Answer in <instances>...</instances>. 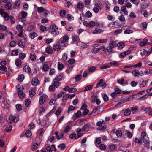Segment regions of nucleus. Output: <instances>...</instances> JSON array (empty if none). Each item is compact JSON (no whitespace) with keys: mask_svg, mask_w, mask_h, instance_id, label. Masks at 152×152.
I'll use <instances>...</instances> for the list:
<instances>
[{"mask_svg":"<svg viewBox=\"0 0 152 152\" xmlns=\"http://www.w3.org/2000/svg\"><path fill=\"white\" fill-rule=\"evenodd\" d=\"M125 132V135L126 137L129 138H131L132 137V134L129 131H126Z\"/></svg>","mask_w":152,"mask_h":152,"instance_id":"nucleus-30","label":"nucleus"},{"mask_svg":"<svg viewBox=\"0 0 152 152\" xmlns=\"http://www.w3.org/2000/svg\"><path fill=\"white\" fill-rule=\"evenodd\" d=\"M18 95L21 98H23L25 96L24 93H23V91L19 92V93H18Z\"/></svg>","mask_w":152,"mask_h":152,"instance_id":"nucleus-48","label":"nucleus"},{"mask_svg":"<svg viewBox=\"0 0 152 152\" xmlns=\"http://www.w3.org/2000/svg\"><path fill=\"white\" fill-rule=\"evenodd\" d=\"M39 83V80L37 78H34L31 82V83L33 86H36Z\"/></svg>","mask_w":152,"mask_h":152,"instance_id":"nucleus-12","label":"nucleus"},{"mask_svg":"<svg viewBox=\"0 0 152 152\" xmlns=\"http://www.w3.org/2000/svg\"><path fill=\"white\" fill-rule=\"evenodd\" d=\"M124 114L125 116H127L129 115L131 113L130 110L129 109H126L124 112Z\"/></svg>","mask_w":152,"mask_h":152,"instance_id":"nucleus-35","label":"nucleus"},{"mask_svg":"<svg viewBox=\"0 0 152 152\" xmlns=\"http://www.w3.org/2000/svg\"><path fill=\"white\" fill-rule=\"evenodd\" d=\"M16 107L17 110L19 111H20L22 109V106L20 104H16Z\"/></svg>","mask_w":152,"mask_h":152,"instance_id":"nucleus-56","label":"nucleus"},{"mask_svg":"<svg viewBox=\"0 0 152 152\" xmlns=\"http://www.w3.org/2000/svg\"><path fill=\"white\" fill-rule=\"evenodd\" d=\"M46 150L49 152H52L53 151H55L56 150L55 145H54L51 146H48L46 148Z\"/></svg>","mask_w":152,"mask_h":152,"instance_id":"nucleus-8","label":"nucleus"},{"mask_svg":"<svg viewBox=\"0 0 152 152\" xmlns=\"http://www.w3.org/2000/svg\"><path fill=\"white\" fill-rule=\"evenodd\" d=\"M129 16L131 18L134 19L136 17V15L133 12H131L129 14Z\"/></svg>","mask_w":152,"mask_h":152,"instance_id":"nucleus-64","label":"nucleus"},{"mask_svg":"<svg viewBox=\"0 0 152 152\" xmlns=\"http://www.w3.org/2000/svg\"><path fill=\"white\" fill-rule=\"evenodd\" d=\"M24 78V75L22 74L19 75L18 77V80L20 82H22L23 81Z\"/></svg>","mask_w":152,"mask_h":152,"instance_id":"nucleus-44","label":"nucleus"},{"mask_svg":"<svg viewBox=\"0 0 152 152\" xmlns=\"http://www.w3.org/2000/svg\"><path fill=\"white\" fill-rule=\"evenodd\" d=\"M58 147L60 148L61 150H64L66 148V145L65 144L62 143L61 144H60L58 146Z\"/></svg>","mask_w":152,"mask_h":152,"instance_id":"nucleus-41","label":"nucleus"},{"mask_svg":"<svg viewBox=\"0 0 152 152\" xmlns=\"http://www.w3.org/2000/svg\"><path fill=\"white\" fill-rule=\"evenodd\" d=\"M45 97L43 96H41L40 98V99L39 101V104L41 105L44 104L45 102Z\"/></svg>","mask_w":152,"mask_h":152,"instance_id":"nucleus-20","label":"nucleus"},{"mask_svg":"<svg viewBox=\"0 0 152 152\" xmlns=\"http://www.w3.org/2000/svg\"><path fill=\"white\" fill-rule=\"evenodd\" d=\"M57 100V98L55 96L54 97L53 99H52L51 100H50L49 102V104L50 105H52L53 104H54L55 103V102Z\"/></svg>","mask_w":152,"mask_h":152,"instance_id":"nucleus-29","label":"nucleus"},{"mask_svg":"<svg viewBox=\"0 0 152 152\" xmlns=\"http://www.w3.org/2000/svg\"><path fill=\"white\" fill-rule=\"evenodd\" d=\"M75 109V108L72 105L69 106L68 107V113H69V112L71 111L74 110Z\"/></svg>","mask_w":152,"mask_h":152,"instance_id":"nucleus-46","label":"nucleus"},{"mask_svg":"<svg viewBox=\"0 0 152 152\" xmlns=\"http://www.w3.org/2000/svg\"><path fill=\"white\" fill-rule=\"evenodd\" d=\"M132 74L134 77H138L139 76V71L137 69L134 70L132 71Z\"/></svg>","mask_w":152,"mask_h":152,"instance_id":"nucleus-13","label":"nucleus"},{"mask_svg":"<svg viewBox=\"0 0 152 152\" xmlns=\"http://www.w3.org/2000/svg\"><path fill=\"white\" fill-rule=\"evenodd\" d=\"M82 76L80 75H76L75 77V80L77 81H79L81 79Z\"/></svg>","mask_w":152,"mask_h":152,"instance_id":"nucleus-63","label":"nucleus"},{"mask_svg":"<svg viewBox=\"0 0 152 152\" xmlns=\"http://www.w3.org/2000/svg\"><path fill=\"white\" fill-rule=\"evenodd\" d=\"M64 67V65L61 62H58V69L59 70H61Z\"/></svg>","mask_w":152,"mask_h":152,"instance_id":"nucleus-23","label":"nucleus"},{"mask_svg":"<svg viewBox=\"0 0 152 152\" xmlns=\"http://www.w3.org/2000/svg\"><path fill=\"white\" fill-rule=\"evenodd\" d=\"M86 15L88 18L91 17L92 16V14L90 11H87L86 13Z\"/></svg>","mask_w":152,"mask_h":152,"instance_id":"nucleus-60","label":"nucleus"},{"mask_svg":"<svg viewBox=\"0 0 152 152\" xmlns=\"http://www.w3.org/2000/svg\"><path fill=\"white\" fill-rule=\"evenodd\" d=\"M19 120L18 118L16 119V117L13 115H12L10 116L9 119V122L10 123H12L13 122H17Z\"/></svg>","mask_w":152,"mask_h":152,"instance_id":"nucleus-5","label":"nucleus"},{"mask_svg":"<svg viewBox=\"0 0 152 152\" xmlns=\"http://www.w3.org/2000/svg\"><path fill=\"white\" fill-rule=\"evenodd\" d=\"M103 32V30H102L98 28H96L95 29L92 31V32L93 34H98L102 33Z\"/></svg>","mask_w":152,"mask_h":152,"instance_id":"nucleus-11","label":"nucleus"},{"mask_svg":"<svg viewBox=\"0 0 152 152\" xmlns=\"http://www.w3.org/2000/svg\"><path fill=\"white\" fill-rule=\"evenodd\" d=\"M103 79H100L96 85L95 88H97L100 87H102V88H105L107 86V84L106 83L103 82Z\"/></svg>","mask_w":152,"mask_h":152,"instance_id":"nucleus-3","label":"nucleus"},{"mask_svg":"<svg viewBox=\"0 0 152 152\" xmlns=\"http://www.w3.org/2000/svg\"><path fill=\"white\" fill-rule=\"evenodd\" d=\"M36 90L34 89H32L29 91V95L31 96H33L36 94Z\"/></svg>","mask_w":152,"mask_h":152,"instance_id":"nucleus-25","label":"nucleus"},{"mask_svg":"<svg viewBox=\"0 0 152 152\" xmlns=\"http://www.w3.org/2000/svg\"><path fill=\"white\" fill-rule=\"evenodd\" d=\"M116 134L117 137H120L122 135V132L121 130H118L116 132Z\"/></svg>","mask_w":152,"mask_h":152,"instance_id":"nucleus-55","label":"nucleus"},{"mask_svg":"<svg viewBox=\"0 0 152 152\" xmlns=\"http://www.w3.org/2000/svg\"><path fill=\"white\" fill-rule=\"evenodd\" d=\"M151 51H149L146 49H143L142 52L141 53V55L142 56H147L148 54H150Z\"/></svg>","mask_w":152,"mask_h":152,"instance_id":"nucleus-10","label":"nucleus"},{"mask_svg":"<svg viewBox=\"0 0 152 152\" xmlns=\"http://www.w3.org/2000/svg\"><path fill=\"white\" fill-rule=\"evenodd\" d=\"M20 2L19 0L16 1L14 4L15 6L14 7V8L15 9L18 8L20 6Z\"/></svg>","mask_w":152,"mask_h":152,"instance_id":"nucleus-33","label":"nucleus"},{"mask_svg":"<svg viewBox=\"0 0 152 152\" xmlns=\"http://www.w3.org/2000/svg\"><path fill=\"white\" fill-rule=\"evenodd\" d=\"M117 46L120 48H122L124 46V44L123 43L119 42L117 44Z\"/></svg>","mask_w":152,"mask_h":152,"instance_id":"nucleus-61","label":"nucleus"},{"mask_svg":"<svg viewBox=\"0 0 152 152\" xmlns=\"http://www.w3.org/2000/svg\"><path fill=\"white\" fill-rule=\"evenodd\" d=\"M30 58L32 61H34L36 60V56L35 54L34 53H32L30 54Z\"/></svg>","mask_w":152,"mask_h":152,"instance_id":"nucleus-18","label":"nucleus"},{"mask_svg":"<svg viewBox=\"0 0 152 152\" xmlns=\"http://www.w3.org/2000/svg\"><path fill=\"white\" fill-rule=\"evenodd\" d=\"M77 44V45L79 46H81L83 48H86L87 47L86 44H85L84 43H83V42H78Z\"/></svg>","mask_w":152,"mask_h":152,"instance_id":"nucleus-32","label":"nucleus"},{"mask_svg":"<svg viewBox=\"0 0 152 152\" xmlns=\"http://www.w3.org/2000/svg\"><path fill=\"white\" fill-rule=\"evenodd\" d=\"M53 85L56 88H58L60 86L61 84V83L59 82L58 81H57L56 80H55V79H54L53 80Z\"/></svg>","mask_w":152,"mask_h":152,"instance_id":"nucleus-19","label":"nucleus"},{"mask_svg":"<svg viewBox=\"0 0 152 152\" xmlns=\"http://www.w3.org/2000/svg\"><path fill=\"white\" fill-rule=\"evenodd\" d=\"M17 29L19 31H23V26L20 25H18L16 26Z\"/></svg>","mask_w":152,"mask_h":152,"instance_id":"nucleus-36","label":"nucleus"},{"mask_svg":"<svg viewBox=\"0 0 152 152\" xmlns=\"http://www.w3.org/2000/svg\"><path fill=\"white\" fill-rule=\"evenodd\" d=\"M25 135L28 137H30L32 135V133L31 131L30 130H27L25 132Z\"/></svg>","mask_w":152,"mask_h":152,"instance_id":"nucleus-26","label":"nucleus"},{"mask_svg":"<svg viewBox=\"0 0 152 152\" xmlns=\"http://www.w3.org/2000/svg\"><path fill=\"white\" fill-rule=\"evenodd\" d=\"M5 7L7 10H11L12 8V5L11 3L7 2L6 4Z\"/></svg>","mask_w":152,"mask_h":152,"instance_id":"nucleus-14","label":"nucleus"},{"mask_svg":"<svg viewBox=\"0 0 152 152\" xmlns=\"http://www.w3.org/2000/svg\"><path fill=\"white\" fill-rule=\"evenodd\" d=\"M46 51L47 53L48 54H50L52 53L53 51V50L51 48L48 47L46 48Z\"/></svg>","mask_w":152,"mask_h":152,"instance_id":"nucleus-37","label":"nucleus"},{"mask_svg":"<svg viewBox=\"0 0 152 152\" xmlns=\"http://www.w3.org/2000/svg\"><path fill=\"white\" fill-rule=\"evenodd\" d=\"M58 28L55 25H51L50 27V31L51 34L54 36H56L59 34V32L57 31Z\"/></svg>","mask_w":152,"mask_h":152,"instance_id":"nucleus-1","label":"nucleus"},{"mask_svg":"<svg viewBox=\"0 0 152 152\" xmlns=\"http://www.w3.org/2000/svg\"><path fill=\"white\" fill-rule=\"evenodd\" d=\"M56 137L58 139H60L62 138L64 135V132L61 131L59 132H56L55 133Z\"/></svg>","mask_w":152,"mask_h":152,"instance_id":"nucleus-7","label":"nucleus"},{"mask_svg":"<svg viewBox=\"0 0 152 152\" xmlns=\"http://www.w3.org/2000/svg\"><path fill=\"white\" fill-rule=\"evenodd\" d=\"M40 142H39L38 143H34L33 145L32 149L35 150V149L37 148Z\"/></svg>","mask_w":152,"mask_h":152,"instance_id":"nucleus-53","label":"nucleus"},{"mask_svg":"<svg viewBox=\"0 0 152 152\" xmlns=\"http://www.w3.org/2000/svg\"><path fill=\"white\" fill-rule=\"evenodd\" d=\"M64 92L62 91H61L60 93H58L56 96V98H57V99H59L60 97H62L63 95H64Z\"/></svg>","mask_w":152,"mask_h":152,"instance_id":"nucleus-34","label":"nucleus"},{"mask_svg":"<svg viewBox=\"0 0 152 152\" xmlns=\"http://www.w3.org/2000/svg\"><path fill=\"white\" fill-rule=\"evenodd\" d=\"M81 115V113L80 110L78 111L76 113L73 115V118L74 119H77Z\"/></svg>","mask_w":152,"mask_h":152,"instance_id":"nucleus-9","label":"nucleus"},{"mask_svg":"<svg viewBox=\"0 0 152 152\" xmlns=\"http://www.w3.org/2000/svg\"><path fill=\"white\" fill-rule=\"evenodd\" d=\"M31 100L29 99H27L25 102V105L26 107H28L30 104Z\"/></svg>","mask_w":152,"mask_h":152,"instance_id":"nucleus-38","label":"nucleus"},{"mask_svg":"<svg viewBox=\"0 0 152 152\" xmlns=\"http://www.w3.org/2000/svg\"><path fill=\"white\" fill-rule=\"evenodd\" d=\"M63 41H61L59 42V44L60 45H61L62 46H65V44L64 42H67L69 40V37L66 35H65L63 37Z\"/></svg>","mask_w":152,"mask_h":152,"instance_id":"nucleus-4","label":"nucleus"},{"mask_svg":"<svg viewBox=\"0 0 152 152\" xmlns=\"http://www.w3.org/2000/svg\"><path fill=\"white\" fill-rule=\"evenodd\" d=\"M84 7V5L82 3L79 2L77 4V7L79 9L81 10Z\"/></svg>","mask_w":152,"mask_h":152,"instance_id":"nucleus-58","label":"nucleus"},{"mask_svg":"<svg viewBox=\"0 0 152 152\" xmlns=\"http://www.w3.org/2000/svg\"><path fill=\"white\" fill-rule=\"evenodd\" d=\"M93 86L91 85L87 86L85 88L84 91H86L88 90H91L92 89Z\"/></svg>","mask_w":152,"mask_h":152,"instance_id":"nucleus-45","label":"nucleus"},{"mask_svg":"<svg viewBox=\"0 0 152 152\" xmlns=\"http://www.w3.org/2000/svg\"><path fill=\"white\" fill-rule=\"evenodd\" d=\"M2 16L3 17L5 20H7L9 18L8 14L6 12L4 13Z\"/></svg>","mask_w":152,"mask_h":152,"instance_id":"nucleus-51","label":"nucleus"},{"mask_svg":"<svg viewBox=\"0 0 152 152\" xmlns=\"http://www.w3.org/2000/svg\"><path fill=\"white\" fill-rule=\"evenodd\" d=\"M23 70L25 72L28 73H30L31 72V70L30 68L28 66L26 65L24 66Z\"/></svg>","mask_w":152,"mask_h":152,"instance_id":"nucleus-16","label":"nucleus"},{"mask_svg":"<svg viewBox=\"0 0 152 152\" xmlns=\"http://www.w3.org/2000/svg\"><path fill=\"white\" fill-rule=\"evenodd\" d=\"M98 7H95L93 9V11L96 13H97L99 12V10H101V7L100 6H99L97 5Z\"/></svg>","mask_w":152,"mask_h":152,"instance_id":"nucleus-31","label":"nucleus"},{"mask_svg":"<svg viewBox=\"0 0 152 152\" xmlns=\"http://www.w3.org/2000/svg\"><path fill=\"white\" fill-rule=\"evenodd\" d=\"M148 23L146 22H143L141 23L140 26L144 30H145L147 27Z\"/></svg>","mask_w":152,"mask_h":152,"instance_id":"nucleus-17","label":"nucleus"},{"mask_svg":"<svg viewBox=\"0 0 152 152\" xmlns=\"http://www.w3.org/2000/svg\"><path fill=\"white\" fill-rule=\"evenodd\" d=\"M19 58L22 60L26 56V55L25 53H19Z\"/></svg>","mask_w":152,"mask_h":152,"instance_id":"nucleus-43","label":"nucleus"},{"mask_svg":"<svg viewBox=\"0 0 152 152\" xmlns=\"http://www.w3.org/2000/svg\"><path fill=\"white\" fill-rule=\"evenodd\" d=\"M63 77V75L61 74L59 75L58 76H56L55 78V80L59 81L62 80V78Z\"/></svg>","mask_w":152,"mask_h":152,"instance_id":"nucleus-24","label":"nucleus"},{"mask_svg":"<svg viewBox=\"0 0 152 152\" xmlns=\"http://www.w3.org/2000/svg\"><path fill=\"white\" fill-rule=\"evenodd\" d=\"M44 131V129L43 128H40L39 129L38 131V132L40 136H42L43 135V133Z\"/></svg>","mask_w":152,"mask_h":152,"instance_id":"nucleus-52","label":"nucleus"},{"mask_svg":"<svg viewBox=\"0 0 152 152\" xmlns=\"http://www.w3.org/2000/svg\"><path fill=\"white\" fill-rule=\"evenodd\" d=\"M95 25V23L93 21H91L89 22L88 26L93 27Z\"/></svg>","mask_w":152,"mask_h":152,"instance_id":"nucleus-62","label":"nucleus"},{"mask_svg":"<svg viewBox=\"0 0 152 152\" xmlns=\"http://www.w3.org/2000/svg\"><path fill=\"white\" fill-rule=\"evenodd\" d=\"M142 63L141 62H139L137 64L132 66V67L134 68L140 67L141 66Z\"/></svg>","mask_w":152,"mask_h":152,"instance_id":"nucleus-42","label":"nucleus"},{"mask_svg":"<svg viewBox=\"0 0 152 152\" xmlns=\"http://www.w3.org/2000/svg\"><path fill=\"white\" fill-rule=\"evenodd\" d=\"M53 49L56 51H59L61 49V47L58 45H56L54 46Z\"/></svg>","mask_w":152,"mask_h":152,"instance_id":"nucleus-40","label":"nucleus"},{"mask_svg":"<svg viewBox=\"0 0 152 152\" xmlns=\"http://www.w3.org/2000/svg\"><path fill=\"white\" fill-rule=\"evenodd\" d=\"M47 28L46 27L43 25H41L40 26V29L42 32H45L47 30Z\"/></svg>","mask_w":152,"mask_h":152,"instance_id":"nucleus-59","label":"nucleus"},{"mask_svg":"<svg viewBox=\"0 0 152 152\" xmlns=\"http://www.w3.org/2000/svg\"><path fill=\"white\" fill-rule=\"evenodd\" d=\"M96 69V67L95 66H92L88 68V71L91 72H94Z\"/></svg>","mask_w":152,"mask_h":152,"instance_id":"nucleus-47","label":"nucleus"},{"mask_svg":"<svg viewBox=\"0 0 152 152\" xmlns=\"http://www.w3.org/2000/svg\"><path fill=\"white\" fill-rule=\"evenodd\" d=\"M49 66L47 64H44L43 65L42 69L44 71H47L49 69Z\"/></svg>","mask_w":152,"mask_h":152,"instance_id":"nucleus-39","label":"nucleus"},{"mask_svg":"<svg viewBox=\"0 0 152 152\" xmlns=\"http://www.w3.org/2000/svg\"><path fill=\"white\" fill-rule=\"evenodd\" d=\"M37 35V34L34 32H31L29 34V37L31 39H34L35 37H36Z\"/></svg>","mask_w":152,"mask_h":152,"instance_id":"nucleus-21","label":"nucleus"},{"mask_svg":"<svg viewBox=\"0 0 152 152\" xmlns=\"http://www.w3.org/2000/svg\"><path fill=\"white\" fill-rule=\"evenodd\" d=\"M12 128V127L11 125H10L7 126L5 128V130L7 132H10Z\"/></svg>","mask_w":152,"mask_h":152,"instance_id":"nucleus-50","label":"nucleus"},{"mask_svg":"<svg viewBox=\"0 0 152 152\" xmlns=\"http://www.w3.org/2000/svg\"><path fill=\"white\" fill-rule=\"evenodd\" d=\"M109 45L112 48H114L117 46V44L113 41H110L109 43Z\"/></svg>","mask_w":152,"mask_h":152,"instance_id":"nucleus-15","label":"nucleus"},{"mask_svg":"<svg viewBox=\"0 0 152 152\" xmlns=\"http://www.w3.org/2000/svg\"><path fill=\"white\" fill-rule=\"evenodd\" d=\"M35 126V124L32 122H31L28 126V127L30 129H33Z\"/></svg>","mask_w":152,"mask_h":152,"instance_id":"nucleus-54","label":"nucleus"},{"mask_svg":"<svg viewBox=\"0 0 152 152\" xmlns=\"http://www.w3.org/2000/svg\"><path fill=\"white\" fill-rule=\"evenodd\" d=\"M18 49H17L15 50H13L12 51L11 54L12 55H18Z\"/></svg>","mask_w":152,"mask_h":152,"instance_id":"nucleus-57","label":"nucleus"},{"mask_svg":"<svg viewBox=\"0 0 152 152\" xmlns=\"http://www.w3.org/2000/svg\"><path fill=\"white\" fill-rule=\"evenodd\" d=\"M131 52V51L130 50H127L123 52H121L119 55V57L120 58H121L124 57L126 56L129 54Z\"/></svg>","mask_w":152,"mask_h":152,"instance_id":"nucleus-6","label":"nucleus"},{"mask_svg":"<svg viewBox=\"0 0 152 152\" xmlns=\"http://www.w3.org/2000/svg\"><path fill=\"white\" fill-rule=\"evenodd\" d=\"M15 64L17 67H19L21 65V61L19 59H17L15 61Z\"/></svg>","mask_w":152,"mask_h":152,"instance_id":"nucleus-22","label":"nucleus"},{"mask_svg":"<svg viewBox=\"0 0 152 152\" xmlns=\"http://www.w3.org/2000/svg\"><path fill=\"white\" fill-rule=\"evenodd\" d=\"M89 124H85L82 127V129L83 131L86 129H87L90 127Z\"/></svg>","mask_w":152,"mask_h":152,"instance_id":"nucleus-49","label":"nucleus"},{"mask_svg":"<svg viewBox=\"0 0 152 152\" xmlns=\"http://www.w3.org/2000/svg\"><path fill=\"white\" fill-rule=\"evenodd\" d=\"M141 138L144 143H146L149 141L148 137L144 131H143L142 132L141 135Z\"/></svg>","mask_w":152,"mask_h":152,"instance_id":"nucleus-2","label":"nucleus"},{"mask_svg":"<svg viewBox=\"0 0 152 152\" xmlns=\"http://www.w3.org/2000/svg\"><path fill=\"white\" fill-rule=\"evenodd\" d=\"M70 96V94H65L63 97L62 101L63 102H64V101L66 100Z\"/></svg>","mask_w":152,"mask_h":152,"instance_id":"nucleus-27","label":"nucleus"},{"mask_svg":"<svg viewBox=\"0 0 152 152\" xmlns=\"http://www.w3.org/2000/svg\"><path fill=\"white\" fill-rule=\"evenodd\" d=\"M17 88L18 93L19 92L22 91L24 89L23 86L20 85H18Z\"/></svg>","mask_w":152,"mask_h":152,"instance_id":"nucleus-28","label":"nucleus"}]
</instances>
